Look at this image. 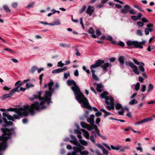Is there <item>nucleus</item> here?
Here are the masks:
<instances>
[{"label":"nucleus","mask_w":155,"mask_h":155,"mask_svg":"<svg viewBox=\"0 0 155 155\" xmlns=\"http://www.w3.org/2000/svg\"><path fill=\"white\" fill-rule=\"evenodd\" d=\"M7 111H13L16 114L13 115V116L8 114L6 112H3L2 115L3 116V120L5 123L2 124L3 127L1 128L2 131L3 133L2 136H0V141L2 140L0 142V151L4 150L7 147L6 141L11 137V135L14 133V129L13 128L9 129L8 127L10 126H12L13 124L11 121H8L7 118L9 120L14 121L15 119H20L22 115L25 116L21 109L9 108L6 110Z\"/></svg>","instance_id":"f257e3e1"},{"label":"nucleus","mask_w":155,"mask_h":155,"mask_svg":"<svg viewBox=\"0 0 155 155\" xmlns=\"http://www.w3.org/2000/svg\"><path fill=\"white\" fill-rule=\"evenodd\" d=\"M54 84L53 81H51L47 84H45L44 88H45L48 87V91H46L44 97H41V95L42 94V91H40L38 93L37 95H34V97L35 99H38L41 101L40 103L38 102H36L32 104L30 106L28 105H26L23 106L22 108H19L21 109L22 110V113L24 114L25 116H28V114L30 113L32 115L35 114V110H40L45 109L46 107L44 106V104L46 102H47L48 104H49L51 102V97L52 94L54 91V87H52Z\"/></svg>","instance_id":"f03ea898"},{"label":"nucleus","mask_w":155,"mask_h":155,"mask_svg":"<svg viewBox=\"0 0 155 155\" xmlns=\"http://www.w3.org/2000/svg\"><path fill=\"white\" fill-rule=\"evenodd\" d=\"M67 83L69 86L73 85L71 87V89L74 92V95H76V100L79 103L82 104V107L89 110H92V108L90 105L87 99L84 97V94L81 92L75 82L73 80L69 79L67 81Z\"/></svg>","instance_id":"7ed1b4c3"},{"label":"nucleus","mask_w":155,"mask_h":155,"mask_svg":"<svg viewBox=\"0 0 155 155\" xmlns=\"http://www.w3.org/2000/svg\"><path fill=\"white\" fill-rule=\"evenodd\" d=\"M145 43V41L138 42L136 41H127L126 42L127 45L130 47L131 48H139L140 49L143 48L142 45H144Z\"/></svg>","instance_id":"20e7f679"},{"label":"nucleus","mask_w":155,"mask_h":155,"mask_svg":"<svg viewBox=\"0 0 155 155\" xmlns=\"http://www.w3.org/2000/svg\"><path fill=\"white\" fill-rule=\"evenodd\" d=\"M125 64L127 66L129 65L133 69V71L135 74L137 75L139 74L137 67L132 62L126 61L125 62Z\"/></svg>","instance_id":"39448f33"},{"label":"nucleus","mask_w":155,"mask_h":155,"mask_svg":"<svg viewBox=\"0 0 155 155\" xmlns=\"http://www.w3.org/2000/svg\"><path fill=\"white\" fill-rule=\"evenodd\" d=\"M104 60L100 59L97 60L95 64L91 65L90 67L91 70H92V69L93 68H96L100 66H101V65L104 64Z\"/></svg>","instance_id":"423d86ee"},{"label":"nucleus","mask_w":155,"mask_h":155,"mask_svg":"<svg viewBox=\"0 0 155 155\" xmlns=\"http://www.w3.org/2000/svg\"><path fill=\"white\" fill-rule=\"evenodd\" d=\"M94 7L91 6H88L86 11V14L89 15L90 16H91L94 12Z\"/></svg>","instance_id":"0eeeda50"},{"label":"nucleus","mask_w":155,"mask_h":155,"mask_svg":"<svg viewBox=\"0 0 155 155\" xmlns=\"http://www.w3.org/2000/svg\"><path fill=\"white\" fill-rule=\"evenodd\" d=\"M101 65L100 66L102 68L103 70L105 72H106L107 71V68L109 67L111 68V64H109L108 63H106Z\"/></svg>","instance_id":"6e6552de"},{"label":"nucleus","mask_w":155,"mask_h":155,"mask_svg":"<svg viewBox=\"0 0 155 155\" xmlns=\"http://www.w3.org/2000/svg\"><path fill=\"white\" fill-rule=\"evenodd\" d=\"M130 9V7L127 5H126L124 7V8L120 10L122 13L125 14L129 12V10Z\"/></svg>","instance_id":"1a4fd4ad"},{"label":"nucleus","mask_w":155,"mask_h":155,"mask_svg":"<svg viewBox=\"0 0 155 155\" xmlns=\"http://www.w3.org/2000/svg\"><path fill=\"white\" fill-rule=\"evenodd\" d=\"M94 116L93 114H92L90 115V117H88L87 118V121L92 126L94 124Z\"/></svg>","instance_id":"9d476101"},{"label":"nucleus","mask_w":155,"mask_h":155,"mask_svg":"<svg viewBox=\"0 0 155 155\" xmlns=\"http://www.w3.org/2000/svg\"><path fill=\"white\" fill-rule=\"evenodd\" d=\"M97 146L100 149L102 150L103 153L105 155H107L108 154V151L102 145L100 144H97Z\"/></svg>","instance_id":"9b49d317"},{"label":"nucleus","mask_w":155,"mask_h":155,"mask_svg":"<svg viewBox=\"0 0 155 155\" xmlns=\"http://www.w3.org/2000/svg\"><path fill=\"white\" fill-rule=\"evenodd\" d=\"M16 91L18 92H19L20 91L18 89V87H16L14 89H12L11 90L9 93L10 97L12 96L13 94H14Z\"/></svg>","instance_id":"f8f14e48"},{"label":"nucleus","mask_w":155,"mask_h":155,"mask_svg":"<svg viewBox=\"0 0 155 155\" xmlns=\"http://www.w3.org/2000/svg\"><path fill=\"white\" fill-rule=\"evenodd\" d=\"M81 130L83 132L84 136L87 139H89V135L88 132L83 129H81Z\"/></svg>","instance_id":"ddd939ff"},{"label":"nucleus","mask_w":155,"mask_h":155,"mask_svg":"<svg viewBox=\"0 0 155 155\" xmlns=\"http://www.w3.org/2000/svg\"><path fill=\"white\" fill-rule=\"evenodd\" d=\"M88 32L89 33L92 34V36L94 38H96L97 36L95 35H94V31L92 27H90L88 30Z\"/></svg>","instance_id":"4468645a"},{"label":"nucleus","mask_w":155,"mask_h":155,"mask_svg":"<svg viewBox=\"0 0 155 155\" xmlns=\"http://www.w3.org/2000/svg\"><path fill=\"white\" fill-rule=\"evenodd\" d=\"M97 89L98 91L101 93L102 91L103 85L101 84H97Z\"/></svg>","instance_id":"2eb2a0df"},{"label":"nucleus","mask_w":155,"mask_h":155,"mask_svg":"<svg viewBox=\"0 0 155 155\" xmlns=\"http://www.w3.org/2000/svg\"><path fill=\"white\" fill-rule=\"evenodd\" d=\"M118 61L122 65H123L124 61V56H121L119 57Z\"/></svg>","instance_id":"dca6fc26"},{"label":"nucleus","mask_w":155,"mask_h":155,"mask_svg":"<svg viewBox=\"0 0 155 155\" xmlns=\"http://www.w3.org/2000/svg\"><path fill=\"white\" fill-rule=\"evenodd\" d=\"M140 64L141 65L139 66V70L140 71L142 72H144L145 71V69L144 68V64L143 62H141Z\"/></svg>","instance_id":"f3484780"},{"label":"nucleus","mask_w":155,"mask_h":155,"mask_svg":"<svg viewBox=\"0 0 155 155\" xmlns=\"http://www.w3.org/2000/svg\"><path fill=\"white\" fill-rule=\"evenodd\" d=\"M101 111L105 113V114L104 116V117L105 118L106 117L108 116L111 114L107 112L104 109H101Z\"/></svg>","instance_id":"a211bd4d"},{"label":"nucleus","mask_w":155,"mask_h":155,"mask_svg":"<svg viewBox=\"0 0 155 155\" xmlns=\"http://www.w3.org/2000/svg\"><path fill=\"white\" fill-rule=\"evenodd\" d=\"M110 147L113 150H118L121 147L119 145H117L116 147H115L113 145H111L110 146Z\"/></svg>","instance_id":"6ab92c4d"},{"label":"nucleus","mask_w":155,"mask_h":155,"mask_svg":"<svg viewBox=\"0 0 155 155\" xmlns=\"http://www.w3.org/2000/svg\"><path fill=\"white\" fill-rule=\"evenodd\" d=\"M73 149L74 150V151L72 152V153L73 154H77L79 152V147L77 148V147L74 146L73 147Z\"/></svg>","instance_id":"aec40b11"},{"label":"nucleus","mask_w":155,"mask_h":155,"mask_svg":"<svg viewBox=\"0 0 155 155\" xmlns=\"http://www.w3.org/2000/svg\"><path fill=\"white\" fill-rule=\"evenodd\" d=\"M115 107L116 109L119 110L120 109H121L122 108H124L122 106V105L119 103H117L115 105Z\"/></svg>","instance_id":"412c9836"},{"label":"nucleus","mask_w":155,"mask_h":155,"mask_svg":"<svg viewBox=\"0 0 155 155\" xmlns=\"http://www.w3.org/2000/svg\"><path fill=\"white\" fill-rule=\"evenodd\" d=\"M60 24H61L60 21L58 20L56 22H54L53 23H50L49 25L51 26H55L60 25Z\"/></svg>","instance_id":"4be33fe9"},{"label":"nucleus","mask_w":155,"mask_h":155,"mask_svg":"<svg viewBox=\"0 0 155 155\" xmlns=\"http://www.w3.org/2000/svg\"><path fill=\"white\" fill-rule=\"evenodd\" d=\"M108 95V93L107 92L104 91L100 95L101 97L102 98H105L106 97H107V96Z\"/></svg>","instance_id":"5701e85b"},{"label":"nucleus","mask_w":155,"mask_h":155,"mask_svg":"<svg viewBox=\"0 0 155 155\" xmlns=\"http://www.w3.org/2000/svg\"><path fill=\"white\" fill-rule=\"evenodd\" d=\"M106 39L111 42L113 44H115L116 43L115 41H113L112 37L110 36H108L106 38Z\"/></svg>","instance_id":"b1692460"},{"label":"nucleus","mask_w":155,"mask_h":155,"mask_svg":"<svg viewBox=\"0 0 155 155\" xmlns=\"http://www.w3.org/2000/svg\"><path fill=\"white\" fill-rule=\"evenodd\" d=\"M23 83H21V81H19L17 82L15 84V86H17L18 88L21 86H22L23 84Z\"/></svg>","instance_id":"393cba45"},{"label":"nucleus","mask_w":155,"mask_h":155,"mask_svg":"<svg viewBox=\"0 0 155 155\" xmlns=\"http://www.w3.org/2000/svg\"><path fill=\"white\" fill-rule=\"evenodd\" d=\"M10 97L9 94H4L2 97L1 98V99L2 100H4L8 97Z\"/></svg>","instance_id":"a878e982"},{"label":"nucleus","mask_w":155,"mask_h":155,"mask_svg":"<svg viewBox=\"0 0 155 155\" xmlns=\"http://www.w3.org/2000/svg\"><path fill=\"white\" fill-rule=\"evenodd\" d=\"M138 103V101L134 99H133L130 101L129 102V104L130 105H133L137 104Z\"/></svg>","instance_id":"bb28decb"},{"label":"nucleus","mask_w":155,"mask_h":155,"mask_svg":"<svg viewBox=\"0 0 155 155\" xmlns=\"http://www.w3.org/2000/svg\"><path fill=\"white\" fill-rule=\"evenodd\" d=\"M60 72H61V71L60 68L55 69L53 70L52 72V73L53 74H57Z\"/></svg>","instance_id":"cd10ccee"},{"label":"nucleus","mask_w":155,"mask_h":155,"mask_svg":"<svg viewBox=\"0 0 155 155\" xmlns=\"http://www.w3.org/2000/svg\"><path fill=\"white\" fill-rule=\"evenodd\" d=\"M153 24H148L147 25V27H148V28H147V29L149 31L151 32L153 31V29L150 28V27H153Z\"/></svg>","instance_id":"c85d7f7f"},{"label":"nucleus","mask_w":155,"mask_h":155,"mask_svg":"<svg viewBox=\"0 0 155 155\" xmlns=\"http://www.w3.org/2000/svg\"><path fill=\"white\" fill-rule=\"evenodd\" d=\"M37 69L38 68L36 66H34L32 67L31 69V73L32 74L34 73L35 71L37 70Z\"/></svg>","instance_id":"c756f323"},{"label":"nucleus","mask_w":155,"mask_h":155,"mask_svg":"<svg viewBox=\"0 0 155 155\" xmlns=\"http://www.w3.org/2000/svg\"><path fill=\"white\" fill-rule=\"evenodd\" d=\"M155 48V46L154 45H150L147 48V50L149 51H150L152 50H153Z\"/></svg>","instance_id":"7c9ffc66"},{"label":"nucleus","mask_w":155,"mask_h":155,"mask_svg":"<svg viewBox=\"0 0 155 155\" xmlns=\"http://www.w3.org/2000/svg\"><path fill=\"white\" fill-rule=\"evenodd\" d=\"M71 138L72 139V140H71V142L72 143H73L74 142L77 140L76 137L73 135H71Z\"/></svg>","instance_id":"2f4dec72"},{"label":"nucleus","mask_w":155,"mask_h":155,"mask_svg":"<svg viewBox=\"0 0 155 155\" xmlns=\"http://www.w3.org/2000/svg\"><path fill=\"white\" fill-rule=\"evenodd\" d=\"M153 86L151 84H149V86L148 87V92H149L151 90L153 89Z\"/></svg>","instance_id":"473e14b6"},{"label":"nucleus","mask_w":155,"mask_h":155,"mask_svg":"<svg viewBox=\"0 0 155 155\" xmlns=\"http://www.w3.org/2000/svg\"><path fill=\"white\" fill-rule=\"evenodd\" d=\"M4 9L7 12L10 13L11 12L10 10L7 5H4L3 6Z\"/></svg>","instance_id":"72a5a7b5"},{"label":"nucleus","mask_w":155,"mask_h":155,"mask_svg":"<svg viewBox=\"0 0 155 155\" xmlns=\"http://www.w3.org/2000/svg\"><path fill=\"white\" fill-rule=\"evenodd\" d=\"M81 127L84 128H87V126H88V124H87L86 123L83 122H81Z\"/></svg>","instance_id":"f704fd0d"},{"label":"nucleus","mask_w":155,"mask_h":155,"mask_svg":"<svg viewBox=\"0 0 155 155\" xmlns=\"http://www.w3.org/2000/svg\"><path fill=\"white\" fill-rule=\"evenodd\" d=\"M86 8V6L85 5H84L83 7L81 8V10L79 11V13L80 14H82L83 12L85 10Z\"/></svg>","instance_id":"c9c22d12"},{"label":"nucleus","mask_w":155,"mask_h":155,"mask_svg":"<svg viewBox=\"0 0 155 155\" xmlns=\"http://www.w3.org/2000/svg\"><path fill=\"white\" fill-rule=\"evenodd\" d=\"M79 153L81 155H87L89 154L87 150L83 151H80Z\"/></svg>","instance_id":"e433bc0d"},{"label":"nucleus","mask_w":155,"mask_h":155,"mask_svg":"<svg viewBox=\"0 0 155 155\" xmlns=\"http://www.w3.org/2000/svg\"><path fill=\"white\" fill-rule=\"evenodd\" d=\"M79 142L82 144L84 146H87V142L83 140H79Z\"/></svg>","instance_id":"4c0bfd02"},{"label":"nucleus","mask_w":155,"mask_h":155,"mask_svg":"<svg viewBox=\"0 0 155 155\" xmlns=\"http://www.w3.org/2000/svg\"><path fill=\"white\" fill-rule=\"evenodd\" d=\"M134 8L137 9H138L141 12H144L143 10L138 5H134Z\"/></svg>","instance_id":"58836bf2"},{"label":"nucleus","mask_w":155,"mask_h":155,"mask_svg":"<svg viewBox=\"0 0 155 155\" xmlns=\"http://www.w3.org/2000/svg\"><path fill=\"white\" fill-rule=\"evenodd\" d=\"M107 109L109 110H114V105H110V106H107L106 107Z\"/></svg>","instance_id":"ea45409f"},{"label":"nucleus","mask_w":155,"mask_h":155,"mask_svg":"<svg viewBox=\"0 0 155 155\" xmlns=\"http://www.w3.org/2000/svg\"><path fill=\"white\" fill-rule=\"evenodd\" d=\"M92 127L95 129V131L97 132V134L100 132L99 129L97 128V126L96 125H94V124L92 125Z\"/></svg>","instance_id":"a19ab883"},{"label":"nucleus","mask_w":155,"mask_h":155,"mask_svg":"<svg viewBox=\"0 0 155 155\" xmlns=\"http://www.w3.org/2000/svg\"><path fill=\"white\" fill-rule=\"evenodd\" d=\"M137 25L139 27H141L144 25L143 23L140 21H138L137 23Z\"/></svg>","instance_id":"79ce46f5"},{"label":"nucleus","mask_w":155,"mask_h":155,"mask_svg":"<svg viewBox=\"0 0 155 155\" xmlns=\"http://www.w3.org/2000/svg\"><path fill=\"white\" fill-rule=\"evenodd\" d=\"M104 99L106 100L105 102V103L108 105H110V102L109 101V97H106Z\"/></svg>","instance_id":"37998d69"},{"label":"nucleus","mask_w":155,"mask_h":155,"mask_svg":"<svg viewBox=\"0 0 155 155\" xmlns=\"http://www.w3.org/2000/svg\"><path fill=\"white\" fill-rule=\"evenodd\" d=\"M34 85L30 83H27L26 85V88H29L31 87H34Z\"/></svg>","instance_id":"c03bdc74"},{"label":"nucleus","mask_w":155,"mask_h":155,"mask_svg":"<svg viewBox=\"0 0 155 155\" xmlns=\"http://www.w3.org/2000/svg\"><path fill=\"white\" fill-rule=\"evenodd\" d=\"M140 87V84L139 82H137L135 86V89L136 91H138Z\"/></svg>","instance_id":"a18cd8bd"},{"label":"nucleus","mask_w":155,"mask_h":155,"mask_svg":"<svg viewBox=\"0 0 155 155\" xmlns=\"http://www.w3.org/2000/svg\"><path fill=\"white\" fill-rule=\"evenodd\" d=\"M144 123V120H143L141 121L136 122L134 124L135 125H140V124H143Z\"/></svg>","instance_id":"49530a36"},{"label":"nucleus","mask_w":155,"mask_h":155,"mask_svg":"<svg viewBox=\"0 0 155 155\" xmlns=\"http://www.w3.org/2000/svg\"><path fill=\"white\" fill-rule=\"evenodd\" d=\"M152 120V118L151 117L146 118L143 119L144 123L148 121H151Z\"/></svg>","instance_id":"de8ad7c7"},{"label":"nucleus","mask_w":155,"mask_h":155,"mask_svg":"<svg viewBox=\"0 0 155 155\" xmlns=\"http://www.w3.org/2000/svg\"><path fill=\"white\" fill-rule=\"evenodd\" d=\"M124 112V108H122L121 111H119L118 112V114L121 115H123Z\"/></svg>","instance_id":"09e8293b"},{"label":"nucleus","mask_w":155,"mask_h":155,"mask_svg":"<svg viewBox=\"0 0 155 155\" xmlns=\"http://www.w3.org/2000/svg\"><path fill=\"white\" fill-rule=\"evenodd\" d=\"M109 102H110V105H114V99L112 98H109Z\"/></svg>","instance_id":"8fccbe9b"},{"label":"nucleus","mask_w":155,"mask_h":155,"mask_svg":"<svg viewBox=\"0 0 155 155\" xmlns=\"http://www.w3.org/2000/svg\"><path fill=\"white\" fill-rule=\"evenodd\" d=\"M95 137H93L92 136H90L89 139L91 140L92 142L94 143H95Z\"/></svg>","instance_id":"3c124183"},{"label":"nucleus","mask_w":155,"mask_h":155,"mask_svg":"<svg viewBox=\"0 0 155 155\" xmlns=\"http://www.w3.org/2000/svg\"><path fill=\"white\" fill-rule=\"evenodd\" d=\"M96 33L97 36H100L101 35V32L99 29H97L96 30Z\"/></svg>","instance_id":"603ef678"},{"label":"nucleus","mask_w":155,"mask_h":155,"mask_svg":"<svg viewBox=\"0 0 155 155\" xmlns=\"http://www.w3.org/2000/svg\"><path fill=\"white\" fill-rule=\"evenodd\" d=\"M146 88V87L145 85H143L142 87V88L141 89V91L142 92H144Z\"/></svg>","instance_id":"864d4df0"},{"label":"nucleus","mask_w":155,"mask_h":155,"mask_svg":"<svg viewBox=\"0 0 155 155\" xmlns=\"http://www.w3.org/2000/svg\"><path fill=\"white\" fill-rule=\"evenodd\" d=\"M64 65V64L62 63V61H61L58 62L57 66L58 67H62Z\"/></svg>","instance_id":"5fc2aeb1"},{"label":"nucleus","mask_w":155,"mask_h":155,"mask_svg":"<svg viewBox=\"0 0 155 155\" xmlns=\"http://www.w3.org/2000/svg\"><path fill=\"white\" fill-rule=\"evenodd\" d=\"M137 34L140 36H141L142 35V33L141 31L140 30H138L137 31Z\"/></svg>","instance_id":"6e6d98bb"},{"label":"nucleus","mask_w":155,"mask_h":155,"mask_svg":"<svg viewBox=\"0 0 155 155\" xmlns=\"http://www.w3.org/2000/svg\"><path fill=\"white\" fill-rule=\"evenodd\" d=\"M131 18L132 20L134 21H136L137 20H138L137 16L135 15H133L131 16Z\"/></svg>","instance_id":"4d7b16f0"},{"label":"nucleus","mask_w":155,"mask_h":155,"mask_svg":"<svg viewBox=\"0 0 155 155\" xmlns=\"http://www.w3.org/2000/svg\"><path fill=\"white\" fill-rule=\"evenodd\" d=\"M93 78L96 81H99V79L97 77V76L95 74L92 75Z\"/></svg>","instance_id":"13d9d810"},{"label":"nucleus","mask_w":155,"mask_h":155,"mask_svg":"<svg viewBox=\"0 0 155 155\" xmlns=\"http://www.w3.org/2000/svg\"><path fill=\"white\" fill-rule=\"evenodd\" d=\"M70 74L69 72H68L67 73H64V78L66 79H67L68 76H69Z\"/></svg>","instance_id":"bf43d9fd"},{"label":"nucleus","mask_w":155,"mask_h":155,"mask_svg":"<svg viewBox=\"0 0 155 155\" xmlns=\"http://www.w3.org/2000/svg\"><path fill=\"white\" fill-rule=\"evenodd\" d=\"M129 12L131 14L134 15L136 13V12L134 11V9H130L129 11Z\"/></svg>","instance_id":"052dcab7"},{"label":"nucleus","mask_w":155,"mask_h":155,"mask_svg":"<svg viewBox=\"0 0 155 155\" xmlns=\"http://www.w3.org/2000/svg\"><path fill=\"white\" fill-rule=\"evenodd\" d=\"M103 145L104 146V147L106 148L107 149L109 150H111L110 147L106 143H103Z\"/></svg>","instance_id":"680f3d73"},{"label":"nucleus","mask_w":155,"mask_h":155,"mask_svg":"<svg viewBox=\"0 0 155 155\" xmlns=\"http://www.w3.org/2000/svg\"><path fill=\"white\" fill-rule=\"evenodd\" d=\"M81 129H77V130H74V132L75 134H78L80 133H81Z\"/></svg>","instance_id":"e2e57ef3"},{"label":"nucleus","mask_w":155,"mask_h":155,"mask_svg":"<svg viewBox=\"0 0 155 155\" xmlns=\"http://www.w3.org/2000/svg\"><path fill=\"white\" fill-rule=\"evenodd\" d=\"M141 20L142 22L143 23L148 22H149L148 20L146 18L144 17L142 18Z\"/></svg>","instance_id":"0e129e2a"},{"label":"nucleus","mask_w":155,"mask_h":155,"mask_svg":"<svg viewBox=\"0 0 155 155\" xmlns=\"http://www.w3.org/2000/svg\"><path fill=\"white\" fill-rule=\"evenodd\" d=\"M34 4H35V3L34 2H30L29 3L27 7L28 8L31 7L33 6V5H34Z\"/></svg>","instance_id":"69168bd1"},{"label":"nucleus","mask_w":155,"mask_h":155,"mask_svg":"<svg viewBox=\"0 0 155 155\" xmlns=\"http://www.w3.org/2000/svg\"><path fill=\"white\" fill-rule=\"evenodd\" d=\"M74 145H76V146L79 147L81 146V144L79 143V142L77 140L76 141L74 142L73 143Z\"/></svg>","instance_id":"338daca9"},{"label":"nucleus","mask_w":155,"mask_h":155,"mask_svg":"<svg viewBox=\"0 0 155 155\" xmlns=\"http://www.w3.org/2000/svg\"><path fill=\"white\" fill-rule=\"evenodd\" d=\"M133 61L134 62V63L137 65H139L140 64V63L137 60H136L134 58L133 59Z\"/></svg>","instance_id":"774afa93"}]
</instances>
